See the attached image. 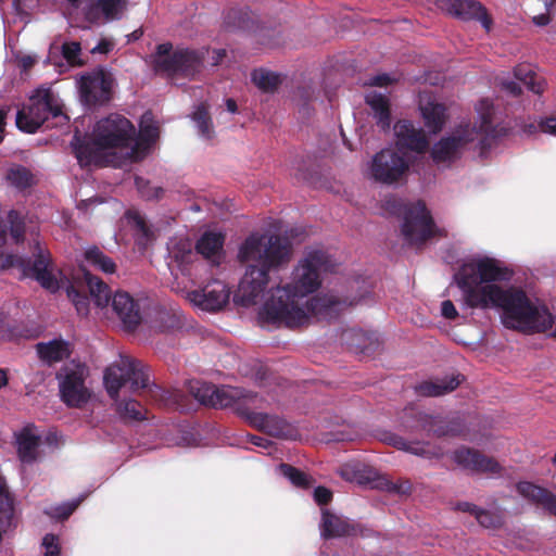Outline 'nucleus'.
I'll use <instances>...</instances> for the list:
<instances>
[{
    "label": "nucleus",
    "mask_w": 556,
    "mask_h": 556,
    "mask_svg": "<svg viewBox=\"0 0 556 556\" xmlns=\"http://www.w3.org/2000/svg\"><path fill=\"white\" fill-rule=\"evenodd\" d=\"M5 179L17 189H25L34 184L31 173L23 166L11 167L7 172Z\"/></svg>",
    "instance_id": "obj_40"
},
{
    "label": "nucleus",
    "mask_w": 556,
    "mask_h": 556,
    "mask_svg": "<svg viewBox=\"0 0 556 556\" xmlns=\"http://www.w3.org/2000/svg\"><path fill=\"white\" fill-rule=\"evenodd\" d=\"M384 488L388 491H394L401 494H409L412 491V484L408 481H403L401 483H392L387 481L384 483Z\"/></svg>",
    "instance_id": "obj_57"
},
{
    "label": "nucleus",
    "mask_w": 556,
    "mask_h": 556,
    "mask_svg": "<svg viewBox=\"0 0 556 556\" xmlns=\"http://www.w3.org/2000/svg\"><path fill=\"white\" fill-rule=\"evenodd\" d=\"M42 546L45 547V556H59L60 546L58 543V536L53 534H47L43 538Z\"/></svg>",
    "instance_id": "obj_54"
},
{
    "label": "nucleus",
    "mask_w": 556,
    "mask_h": 556,
    "mask_svg": "<svg viewBox=\"0 0 556 556\" xmlns=\"http://www.w3.org/2000/svg\"><path fill=\"white\" fill-rule=\"evenodd\" d=\"M333 268L334 263L325 252H308L294 268L291 283L270 289L260 309V319L277 327L299 328L308 325L313 317H332L344 307L356 304L328 294L306 298L320 287V273Z\"/></svg>",
    "instance_id": "obj_1"
},
{
    "label": "nucleus",
    "mask_w": 556,
    "mask_h": 556,
    "mask_svg": "<svg viewBox=\"0 0 556 556\" xmlns=\"http://www.w3.org/2000/svg\"><path fill=\"white\" fill-rule=\"evenodd\" d=\"M476 519L485 529H497L503 526L502 515L482 508H479Z\"/></svg>",
    "instance_id": "obj_45"
},
{
    "label": "nucleus",
    "mask_w": 556,
    "mask_h": 556,
    "mask_svg": "<svg viewBox=\"0 0 556 556\" xmlns=\"http://www.w3.org/2000/svg\"><path fill=\"white\" fill-rule=\"evenodd\" d=\"M160 123L151 111H146L139 122V132L134 139H160Z\"/></svg>",
    "instance_id": "obj_36"
},
{
    "label": "nucleus",
    "mask_w": 556,
    "mask_h": 556,
    "mask_svg": "<svg viewBox=\"0 0 556 556\" xmlns=\"http://www.w3.org/2000/svg\"><path fill=\"white\" fill-rule=\"evenodd\" d=\"M419 425L425 431L435 437L458 435L463 432V426L458 419L445 420L422 415L419 418Z\"/></svg>",
    "instance_id": "obj_24"
},
{
    "label": "nucleus",
    "mask_w": 556,
    "mask_h": 556,
    "mask_svg": "<svg viewBox=\"0 0 556 556\" xmlns=\"http://www.w3.org/2000/svg\"><path fill=\"white\" fill-rule=\"evenodd\" d=\"M502 89L514 97L521 94V87L518 83L513 80H503L501 83Z\"/></svg>",
    "instance_id": "obj_58"
},
{
    "label": "nucleus",
    "mask_w": 556,
    "mask_h": 556,
    "mask_svg": "<svg viewBox=\"0 0 556 556\" xmlns=\"http://www.w3.org/2000/svg\"><path fill=\"white\" fill-rule=\"evenodd\" d=\"M124 0H98V7L101 9L106 20H116L123 9Z\"/></svg>",
    "instance_id": "obj_48"
},
{
    "label": "nucleus",
    "mask_w": 556,
    "mask_h": 556,
    "mask_svg": "<svg viewBox=\"0 0 556 556\" xmlns=\"http://www.w3.org/2000/svg\"><path fill=\"white\" fill-rule=\"evenodd\" d=\"M230 296L229 288L219 280L207 283L202 290L185 293V298L194 307L206 312H218L225 307Z\"/></svg>",
    "instance_id": "obj_13"
},
{
    "label": "nucleus",
    "mask_w": 556,
    "mask_h": 556,
    "mask_svg": "<svg viewBox=\"0 0 556 556\" xmlns=\"http://www.w3.org/2000/svg\"><path fill=\"white\" fill-rule=\"evenodd\" d=\"M88 375L87 366L78 363L65 365L58 374L61 397L67 406L80 408L90 400L91 392L85 383Z\"/></svg>",
    "instance_id": "obj_11"
},
{
    "label": "nucleus",
    "mask_w": 556,
    "mask_h": 556,
    "mask_svg": "<svg viewBox=\"0 0 556 556\" xmlns=\"http://www.w3.org/2000/svg\"><path fill=\"white\" fill-rule=\"evenodd\" d=\"M224 236L219 232L207 231L199 239L197 252L207 260L217 263L223 250Z\"/></svg>",
    "instance_id": "obj_28"
},
{
    "label": "nucleus",
    "mask_w": 556,
    "mask_h": 556,
    "mask_svg": "<svg viewBox=\"0 0 556 556\" xmlns=\"http://www.w3.org/2000/svg\"><path fill=\"white\" fill-rule=\"evenodd\" d=\"M394 139H427L425 130L417 128L409 119L402 118L393 125Z\"/></svg>",
    "instance_id": "obj_38"
},
{
    "label": "nucleus",
    "mask_w": 556,
    "mask_h": 556,
    "mask_svg": "<svg viewBox=\"0 0 556 556\" xmlns=\"http://www.w3.org/2000/svg\"><path fill=\"white\" fill-rule=\"evenodd\" d=\"M494 141H479L478 144L475 147L479 151V155L481 157L486 156L488 151L492 148Z\"/></svg>",
    "instance_id": "obj_63"
},
{
    "label": "nucleus",
    "mask_w": 556,
    "mask_h": 556,
    "mask_svg": "<svg viewBox=\"0 0 556 556\" xmlns=\"http://www.w3.org/2000/svg\"><path fill=\"white\" fill-rule=\"evenodd\" d=\"M157 319L160 321V329L162 331H167L180 326L179 317L170 312H160L157 314Z\"/></svg>",
    "instance_id": "obj_51"
},
{
    "label": "nucleus",
    "mask_w": 556,
    "mask_h": 556,
    "mask_svg": "<svg viewBox=\"0 0 556 556\" xmlns=\"http://www.w3.org/2000/svg\"><path fill=\"white\" fill-rule=\"evenodd\" d=\"M341 477L350 482L358 484L374 483L377 478V472L364 464H346L340 470Z\"/></svg>",
    "instance_id": "obj_32"
},
{
    "label": "nucleus",
    "mask_w": 556,
    "mask_h": 556,
    "mask_svg": "<svg viewBox=\"0 0 556 556\" xmlns=\"http://www.w3.org/2000/svg\"><path fill=\"white\" fill-rule=\"evenodd\" d=\"M441 8L451 15L463 21H479L489 31L492 26V18L486 9L476 0H440Z\"/></svg>",
    "instance_id": "obj_15"
},
{
    "label": "nucleus",
    "mask_w": 556,
    "mask_h": 556,
    "mask_svg": "<svg viewBox=\"0 0 556 556\" xmlns=\"http://www.w3.org/2000/svg\"><path fill=\"white\" fill-rule=\"evenodd\" d=\"M479 508L480 507H478L477 505L469 503V502H458L453 507L454 510L469 513V514L473 515L475 517L477 516Z\"/></svg>",
    "instance_id": "obj_59"
},
{
    "label": "nucleus",
    "mask_w": 556,
    "mask_h": 556,
    "mask_svg": "<svg viewBox=\"0 0 556 556\" xmlns=\"http://www.w3.org/2000/svg\"><path fill=\"white\" fill-rule=\"evenodd\" d=\"M387 443L396 447L397 450L405 451L408 453H412L417 456H424V457H439L442 455L441 451H430L427 444L424 443H409L404 438L396 435V434H390L386 439Z\"/></svg>",
    "instance_id": "obj_33"
},
{
    "label": "nucleus",
    "mask_w": 556,
    "mask_h": 556,
    "mask_svg": "<svg viewBox=\"0 0 556 556\" xmlns=\"http://www.w3.org/2000/svg\"><path fill=\"white\" fill-rule=\"evenodd\" d=\"M18 458L24 464L33 463L38 456L40 437L34 432L33 427H26L16 438Z\"/></svg>",
    "instance_id": "obj_25"
},
{
    "label": "nucleus",
    "mask_w": 556,
    "mask_h": 556,
    "mask_svg": "<svg viewBox=\"0 0 556 556\" xmlns=\"http://www.w3.org/2000/svg\"><path fill=\"white\" fill-rule=\"evenodd\" d=\"M477 113L479 116V124L473 125V130L480 139H500L501 136H509L510 134L502 127H497L493 123L494 105L489 99H481L477 104Z\"/></svg>",
    "instance_id": "obj_19"
},
{
    "label": "nucleus",
    "mask_w": 556,
    "mask_h": 556,
    "mask_svg": "<svg viewBox=\"0 0 556 556\" xmlns=\"http://www.w3.org/2000/svg\"><path fill=\"white\" fill-rule=\"evenodd\" d=\"M249 439L252 444L263 448H268L271 445V441L258 435H249Z\"/></svg>",
    "instance_id": "obj_62"
},
{
    "label": "nucleus",
    "mask_w": 556,
    "mask_h": 556,
    "mask_svg": "<svg viewBox=\"0 0 556 556\" xmlns=\"http://www.w3.org/2000/svg\"><path fill=\"white\" fill-rule=\"evenodd\" d=\"M114 77L103 68L93 71L80 79V96L88 105H103L113 98Z\"/></svg>",
    "instance_id": "obj_12"
},
{
    "label": "nucleus",
    "mask_w": 556,
    "mask_h": 556,
    "mask_svg": "<svg viewBox=\"0 0 556 556\" xmlns=\"http://www.w3.org/2000/svg\"><path fill=\"white\" fill-rule=\"evenodd\" d=\"M391 78L388 74H380L376 75L370 78L369 85L370 86H377V87H387L391 84Z\"/></svg>",
    "instance_id": "obj_60"
},
{
    "label": "nucleus",
    "mask_w": 556,
    "mask_h": 556,
    "mask_svg": "<svg viewBox=\"0 0 556 556\" xmlns=\"http://www.w3.org/2000/svg\"><path fill=\"white\" fill-rule=\"evenodd\" d=\"M462 380L463 376L456 375L435 381H426L418 386L417 391L424 396H440L454 391Z\"/></svg>",
    "instance_id": "obj_27"
},
{
    "label": "nucleus",
    "mask_w": 556,
    "mask_h": 556,
    "mask_svg": "<svg viewBox=\"0 0 556 556\" xmlns=\"http://www.w3.org/2000/svg\"><path fill=\"white\" fill-rule=\"evenodd\" d=\"M204 58L203 51L187 48L173 50L170 42H164L156 46L152 63L156 73L192 78L203 67Z\"/></svg>",
    "instance_id": "obj_6"
},
{
    "label": "nucleus",
    "mask_w": 556,
    "mask_h": 556,
    "mask_svg": "<svg viewBox=\"0 0 556 556\" xmlns=\"http://www.w3.org/2000/svg\"><path fill=\"white\" fill-rule=\"evenodd\" d=\"M112 47L113 45L105 40V39H102L100 40V42L91 50L92 53H96V52H99V53H108L112 50Z\"/></svg>",
    "instance_id": "obj_61"
},
{
    "label": "nucleus",
    "mask_w": 556,
    "mask_h": 556,
    "mask_svg": "<svg viewBox=\"0 0 556 556\" xmlns=\"http://www.w3.org/2000/svg\"><path fill=\"white\" fill-rule=\"evenodd\" d=\"M151 141H72V151L80 166H122L141 160Z\"/></svg>",
    "instance_id": "obj_4"
},
{
    "label": "nucleus",
    "mask_w": 556,
    "mask_h": 556,
    "mask_svg": "<svg viewBox=\"0 0 556 556\" xmlns=\"http://www.w3.org/2000/svg\"><path fill=\"white\" fill-rule=\"evenodd\" d=\"M453 457L457 465L472 472L500 473L503 469L495 458L468 447L456 450Z\"/></svg>",
    "instance_id": "obj_16"
},
{
    "label": "nucleus",
    "mask_w": 556,
    "mask_h": 556,
    "mask_svg": "<svg viewBox=\"0 0 556 556\" xmlns=\"http://www.w3.org/2000/svg\"><path fill=\"white\" fill-rule=\"evenodd\" d=\"M172 254L174 260L179 264H187L192 261L194 256L192 253L191 243L188 241H180L173 250Z\"/></svg>",
    "instance_id": "obj_49"
},
{
    "label": "nucleus",
    "mask_w": 556,
    "mask_h": 556,
    "mask_svg": "<svg viewBox=\"0 0 556 556\" xmlns=\"http://www.w3.org/2000/svg\"><path fill=\"white\" fill-rule=\"evenodd\" d=\"M84 255L89 265L100 269L105 274H113L116 269V264L113 262V260L105 255L96 245L88 248Z\"/></svg>",
    "instance_id": "obj_35"
},
{
    "label": "nucleus",
    "mask_w": 556,
    "mask_h": 556,
    "mask_svg": "<svg viewBox=\"0 0 556 556\" xmlns=\"http://www.w3.org/2000/svg\"><path fill=\"white\" fill-rule=\"evenodd\" d=\"M30 235H35L30 245L33 257L7 255L2 266L16 267L21 270L22 277L33 278L38 281L42 288L54 292L59 289V281L54 275L51 254L39 241L37 232L31 230Z\"/></svg>",
    "instance_id": "obj_5"
},
{
    "label": "nucleus",
    "mask_w": 556,
    "mask_h": 556,
    "mask_svg": "<svg viewBox=\"0 0 556 556\" xmlns=\"http://www.w3.org/2000/svg\"><path fill=\"white\" fill-rule=\"evenodd\" d=\"M516 79L521 81L530 91L535 94L543 93L545 89V80L538 75L530 65L519 64L514 70Z\"/></svg>",
    "instance_id": "obj_34"
},
{
    "label": "nucleus",
    "mask_w": 556,
    "mask_h": 556,
    "mask_svg": "<svg viewBox=\"0 0 556 556\" xmlns=\"http://www.w3.org/2000/svg\"><path fill=\"white\" fill-rule=\"evenodd\" d=\"M428 141H395L376 153L368 163L367 176L382 185L404 180L410 168L419 162Z\"/></svg>",
    "instance_id": "obj_3"
},
{
    "label": "nucleus",
    "mask_w": 556,
    "mask_h": 556,
    "mask_svg": "<svg viewBox=\"0 0 556 556\" xmlns=\"http://www.w3.org/2000/svg\"><path fill=\"white\" fill-rule=\"evenodd\" d=\"M135 125L119 113H111L99 119L92 129L90 139H134Z\"/></svg>",
    "instance_id": "obj_14"
},
{
    "label": "nucleus",
    "mask_w": 556,
    "mask_h": 556,
    "mask_svg": "<svg viewBox=\"0 0 556 556\" xmlns=\"http://www.w3.org/2000/svg\"><path fill=\"white\" fill-rule=\"evenodd\" d=\"M36 349L39 357L48 365L61 362L71 354L68 344L61 340L38 343Z\"/></svg>",
    "instance_id": "obj_29"
},
{
    "label": "nucleus",
    "mask_w": 556,
    "mask_h": 556,
    "mask_svg": "<svg viewBox=\"0 0 556 556\" xmlns=\"http://www.w3.org/2000/svg\"><path fill=\"white\" fill-rule=\"evenodd\" d=\"M252 81L264 92H274L281 84L278 74L263 68L253 71Z\"/></svg>",
    "instance_id": "obj_37"
},
{
    "label": "nucleus",
    "mask_w": 556,
    "mask_h": 556,
    "mask_svg": "<svg viewBox=\"0 0 556 556\" xmlns=\"http://www.w3.org/2000/svg\"><path fill=\"white\" fill-rule=\"evenodd\" d=\"M192 121L197 125L200 135L206 137L211 135L212 119L207 106L204 103L197 106L195 111L192 113Z\"/></svg>",
    "instance_id": "obj_41"
},
{
    "label": "nucleus",
    "mask_w": 556,
    "mask_h": 556,
    "mask_svg": "<svg viewBox=\"0 0 556 556\" xmlns=\"http://www.w3.org/2000/svg\"><path fill=\"white\" fill-rule=\"evenodd\" d=\"M248 422L265 432L266 434L277 439H293L295 434L294 428L285 419L263 413L248 412L245 416Z\"/></svg>",
    "instance_id": "obj_17"
},
{
    "label": "nucleus",
    "mask_w": 556,
    "mask_h": 556,
    "mask_svg": "<svg viewBox=\"0 0 556 556\" xmlns=\"http://www.w3.org/2000/svg\"><path fill=\"white\" fill-rule=\"evenodd\" d=\"M552 21L551 13L545 12L533 17V23L538 26H546Z\"/></svg>",
    "instance_id": "obj_64"
},
{
    "label": "nucleus",
    "mask_w": 556,
    "mask_h": 556,
    "mask_svg": "<svg viewBox=\"0 0 556 556\" xmlns=\"http://www.w3.org/2000/svg\"><path fill=\"white\" fill-rule=\"evenodd\" d=\"M279 470L298 488L307 489L314 483V479L309 475L289 464H280Z\"/></svg>",
    "instance_id": "obj_39"
},
{
    "label": "nucleus",
    "mask_w": 556,
    "mask_h": 556,
    "mask_svg": "<svg viewBox=\"0 0 556 556\" xmlns=\"http://www.w3.org/2000/svg\"><path fill=\"white\" fill-rule=\"evenodd\" d=\"M366 104L372 110V116L380 130L388 135L391 128V104L388 97L372 92L365 98Z\"/></svg>",
    "instance_id": "obj_23"
},
{
    "label": "nucleus",
    "mask_w": 556,
    "mask_h": 556,
    "mask_svg": "<svg viewBox=\"0 0 556 556\" xmlns=\"http://www.w3.org/2000/svg\"><path fill=\"white\" fill-rule=\"evenodd\" d=\"M79 504H80L79 500L66 502V503L50 507L48 510H46V514L52 518H55L59 520H64V519H67L75 511V509L79 506Z\"/></svg>",
    "instance_id": "obj_46"
},
{
    "label": "nucleus",
    "mask_w": 556,
    "mask_h": 556,
    "mask_svg": "<svg viewBox=\"0 0 556 556\" xmlns=\"http://www.w3.org/2000/svg\"><path fill=\"white\" fill-rule=\"evenodd\" d=\"M538 130L544 134L556 136V116H551L542 119L539 124L530 123L523 126L526 135H535Z\"/></svg>",
    "instance_id": "obj_44"
},
{
    "label": "nucleus",
    "mask_w": 556,
    "mask_h": 556,
    "mask_svg": "<svg viewBox=\"0 0 556 556\" xmlns=\"http://www.w3.org/2000/svg\"><path fill=\"white\" fill-rule=\"evenodd\" d=\"M50 116L67 119L59 98L51 88L40 87L34 91L29 103L17 112L16 126L24 132L34 134Z\"/></svg>",
    "instance_id": "obj_7"
},
{
    "label": "nucleus",
    "mask_w": 556,
    "mask_h": 556,
    "mask_svg": "<svg viewBox=\"0 0 556 556\" xmlns=\"http://www.w3.org/2000/svg\"><path fill=\"white\" fill-rule=\"evenodd\" d=\"M239 260L247 264L239 283L236 301L243 306L258 302L269 282V271L278 270L292 257L287 238L277 235H252L241 245Z\"/></svg>",
    "instance_id": "obj_2"
},
{
    "label": "nucleus",
    "mask_w": 556,
    "mask_h": 556,
    "mask_svg": "<svg viewBox=\"0 0 556 556\" xmlns=\"http://www.w3.org/2000/svg\"><path fill=\"white\" fill-rule=\"evenodd\" d=\"M135 184L138 192L144 200H159L164 195L162 187H152L150 181L142 177H136Z\"/></svg>",
    "instance_id": "obj_43"
},
{
    "label": "nucleus",
    "mask_w": 556,
    "mask_h": 556,
    "mask_svg": "<svg viewBox=\"0 0 556 556\" xmlns=\"http://www.w3.org/2000/svg\"><path fill=\"white\" fill-rule=\"evenodd\" d=\"M256 22L248 9H230L224 17V25L228 30H254Z\"/></svg>",
    "instance_id": "obj_30"
},
{
    "label": "nucleus",
    "mask_w": 556,
    "mask_h": 556,
    "mask_svg": "<svg viewBox=\"0 0 556 556\" xmlns=\"http://www.w3.org/2000/svg\"><path fill=\"white\" fill-rule=\"evenodd\" d=\"M112 306L127 330H135L141 321L138 304L126 292H116Z\"/></svg>",
    "instance_id": "obj_21"
},
{
    "label": "nucleus",
    "mask_w": 556,
    "mask_h": 556,
    "mask_svg": "<svg viewBox=\"0 0 556 556\" xmlns=\"http://www.w3.org/2000/svg\"><path fill=\"white\" fill-rule=\"evenodd\" d=\"M420 111L429 134L438 135L442 130L447 118L445 105L429 101L425 105L420 106Z\"/></svg>",
    "instance_id": "obj_26"
},
{
    "label": "nucleus",
    "mask_w": 556,
    "mask_h": 556,
    "mask_svg": "<svg viewBox=\"0 0 556 556\" xmlns=\"http://www.w3.org/2000/svg\"><path fill=\"white\" fill-rule=\"evenodd\" d=\"M0 514H14L13 500L8 491L3 478L0 476Z\"/></svg>",
    "instance_id": "obj_50"
},
{
    "label": "nucleus",
    "mask_w": 556,
    "mask_h": 556,
    "mask_svg": "<svg viewBox=\"0 0 556 556\" xmlns=\"http://www.w3.org/2000/svg\"><path fill=\"white\" fill-rule=\"evenodd\" d=\"M117 410L124 418L132 420L144 419L146 409L136 400L121 402L118 404Z\"/></svg>",
    "instance_id": "obj_42"
},
{
    "label": "nucleus",
    "mask_w": 556,
    "mask_h": 556,
    "mask_svg": "<svg viewBox=\"0 0 556 556\" xmlns=\"http://www.w3.org/2000/svg\"><path fill=\"white\" fill-rule=\"evenodd\" d=\"M80 51V45L76 41L65 42L62 46L63 58L70 63H74L76 61Z\"/></svg>",
    "instance_id": "obj_52"
},
{
    "label": "nucleus",
    "mask_w": 556,
    "mask_h": 556,
    "mask_svg": "<svg viewBox=\"0 0 556 556\" xmlns=\"http://www.w3.org/2000/svg\"><path fill=\"white\" fill-rule=\"evenodd\" d=\"M401 231L404 240L415 247L434 237H446L445 230L435 226L430 212L420 201L405 206Z\"/></svg>",
    "instance_id": "obj_10"
},
{
    "label": "nucleus",
    "mask_w": 556,
    "mask_h": 556,
    "mask_svg": "<svg viewBox=\"0 0 556 556\" xmlns=\"http://www.w3.org/2000/svg\"><path fill=\"white\" fill-rule=\"evenodd\" d=\"M104 386L111 399L117 400L122 387L130 382V390L150 388V375L148 367L141 361L131 356H121L119 359L110 365L104 371Z\"/></svg>",
    "instance_id": "obj_9"
},
{
    "label": "nucleus",
    "mask_w": 556,
    "mask_h": 556,
    "mask_svg": "<svg viewBox=\"0 0 556 556\" xmlns=\"http://www.w3.org/2000/svg\"><path fill=\"white\" fill-rule=\"evenodd\" d=\"M441 314L446 319L454 320L458 316V312L451 300H445L441 304Z\"/></svg>",
    "instance_id": "obj_56"
},
{
    "label": "nucleus",
    "mask_w": 556,
    "mask_h": 556,
    "mask_svg": "<svg viewBox=\"0 0 556 556\" xmlns=\"http://www.w3.org/2000/svg\"><path fill=\"white\" fill-rule=\"evenodd\" d=\"M68 299L72 301L79 315L86 316L89 312V300L85 294L79 293L73 286L66 289Z\"/></svg>",
    "instance_id": "obj_47"
},
{
    "label": "nucleus",
    "mask_w": 556,
    "mask_h": 556,
    "mask_svg": "<svg viewBox=\"0 0 556 556\" xmlns=\"http://www.w3.org/2000/svg\"><path fill=\"white\" fill-rule=\"evenodd\" d=\"M83 279L88 287L89 293L92 296L98 307L108 306L111 300V289L99 277L93 276L91 273L84 269Z\"/></svg>",
    "instance_id": "obj_31"
},
{
    "label": "nucleus",
    "mask_w": 556,
    "mask_h": 556,
    "mask_svg": "<svg viewBox=\"0 0 556 556\" xmlns=\"http://www.w3.org/2000/svg\"><path fill=\"white\" fill-rule=\"evenodd\" d=\"M127 218L129 224L140 231L144 237L149 236V227L144 218L138 212H128Z\"/></svg>",
    "instance_id": "obj_53"
},
{
    "label": "nucleus",
    "mask_w": 556,
    "mask_h": 556,
    "mask_svg": "<svg viewBox=\"0 0 556 556\" xmlns=\"http://www.w3.org/2000/svg\"><path fill=\"white\" fill-rule=\"evenodd\" d=\"M188 391L203 405L214 408L236 406L237 410L244 417L249 410L243 405L254 403L257 399L256 394L240 388L230 386L216 387L199 380L189 381Z\"/></svg>",
    "instance_id": "obj_8"
},
{
    "label": "nucleus",
    "mask_w": 556,
    "mask_h": 556,
    "mask_svg": "<svg viewBox=\"0 0 556 556\" xmlns=\"http://www.w3.org/2000/svg\"><path fill=\"white\" fill-rule=\"evenodd\" d=\"M431 141L425 143L424 153L419 156V161L429 152L431 160L437 165H450L456 161L463 153L467 141Z\"/></svg>",
    "instance_id": "obj_20"
},
{
    "label": "nucleus",
    "mask_w": 556,
    "mask_h": 556,
    "mask_svg": "<svg viewBox=\"0 0 556 556\" xmlns=\"http://www.w3.org/2000/svg\"><path fill=\"white\" fill-rule=\"evenodd\" d=\"M314 498L319 505H326L331 501L332 493L327 488L318 486L314 491Z\"/></svg>",
    "instance_id": "obj_55"
},
{
    "label": "nucleus",
    "mask_w": 556,
    "mask_h": 556,
    "mask_svg": "<svg viewBox=\"0 0 556 556\" xmlns=\"http://www.w3.org/2000/svg\"><path fill=\"white\" fill-rule=\"evenodd\" d=\"M516 488L521 496L541 505L549 514L556 516V495L551 491L528 481L519 482Z\"/></svg>",
    "instance_id": "obj_22"
},
{
    "label": "nucleus",
    "mask_w": 556,
    "mask_h": 556,
    "mask_svg": "<svg viewBox=\"0 0 556 556\" xmlns=\"http://www.w3.org/2000/svg\"><path fill=\"white\" fill-rule=\"evenodd\" d=\"M359 534H363V529L359 525L348 518L334 515L328 509H323L320 535L324 539L356 536Z\"/></svg>",
    "instance_id": "obj_18"
}]
</instances>
